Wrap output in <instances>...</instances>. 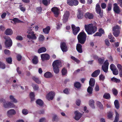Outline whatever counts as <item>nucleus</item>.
Here are the masks:
<instances>
[{
	"label": "nucleus",
	"mask_w": 122,
	"mask_h": 122,
	"mask_svg": "<svg viewBox=\"0 0 122 122\" xmlns=\"http://www.w3.org/2000/svg\"><path fill=\"white\" fill-rule=\"evenodd\" d=\"M74 86L77 88H79L81 87V84L79 82H77L74 84Z\"/></svg>",
	"instance_id": "58836bf2"
},
{
	"label": "nucleus",
	"mask_w": 122,
	"mask_h": 122,
	"mask_svg": "<svg viewBox=\"0 0 122 122\" xmlns=\"http://www.w3.org/2000/svg\"><path fill=\"white\" fill-rule=\"evenodd\" d=\"M32 86L34 90H38L39 88L38 86L36 85L33 84L32 85Z\"/></svg>",
	"instance_id": "6e6d98bb"
},
{
	"label": "nucleus",
	"mask_w": 122,
	"mask_h": 122,
	"mask_svg": "<svg viewBox=\"0 0 122 122\" xmlns=\"http://www.w3.org/2000/svg\"><path fill=\"white\" fill-rule=\"evenodd\" d=\"M117 66L119 71L122 70V67L121 65L119 64H118Z\"/></svg>",
	"instance_id": "e2e57ef3"
},
{
	"label": "nucleus",
	"mask_w": 122,
	"mask_h": 122,
	"mask_svg": "<svg viewBox=\"0 0 122 122\" xmlns=\"http://www.w3.org/2000/svg\"><path fill=\"white\" fill-rule=\"evenodd\" d=\"M109 64V63L108 61V60H107L104 62L103 65L102 66V69L105 72H107Z\"/></svg>",
	"instance_id": "6e6552de"
},
{
	"label": "nucleus",
	"mask_w": 122,
	"mask_h": 122,
	"mask_svg": "<svg viewBox=\"0 0 122 122\" xmlns=\"http://www.w3.org/2000/svg\"><path fill=\"white\" fill-rule=\"evenodd\" d=\"M96 10L97 13L102 16L103 15V11L101 10L99 5L97 4L96 5Z\"/></svg>",
	"instance_id": "9d476101"
},
{
	"label": "nucleus",
	"mask_w": 122,
	"mask_h": 122,
	"mask_svg": "<svg viewBox=\"0 0 122 122\" xmlns=\"http://www.w3.org/2000/svg\"><path fill=\"white\" fill-rule=\"evenodd\" d=\"M5 33L6 35H11L13 34V31L12 29H8L5 30Z\"/></svg>",
	"instance_id": "412c9836"
},
{
	"label": "nucleus",
	"mask_w": 122,
	"mask_h": 122,
	"mask_svg": "<svg viewBox=\"0 0 122 122\" xmlns=\"http://www.w3.org/2000/svg\"><path fill=\"white\" fill-rule=\"evenodd\" d=\"M56 25H57L56 28L58 29H60L62 25L58 21H57V22H56Z\"/></svg>",
	"instance_id": "a18cd8bd"
},
{
	"label": "nucleus",
	"mask_w": 122,
	"mask_h": 122,
	"mask_svg": "<svg viewBox=\"0 0 122 122\" xmlns=\"http://www.w3.org/2000/svg\"><path fill=\"white\" fill-rule=\"evenodd\" d=\"M41 57L42 60L43 61L45 60H48L50 58L49 55L47 54H41Z\"/></svg>",
	"instance_id": "a211bd4d"
},
{
	"label": "nucleus",
	"mask_w": 122,
	"mask_h": 122,
	"mask_svg": "<svg viewBox=\"0 0 122 122\" xmlns=\"http://www.w3.org/2000/svg\"><path fill=\"white\" fill-rule=\"evenodd\" d=\"M3 106L5 108H15L16 107L13 103L10 102H4Z\"/></svg>",
	"instance_id": "39448f33"
},
{
	"label": "nucleus",
	"mask_w": 122,
	"mask_h": 122,
	"mask_svg": "<svg viewBox=\"0 0 122 122\" xmlns=\"http://www.w3.org/2000/svg\"><path fill=\"white\" fill-rule=\"evenodd\" d=\"M39 39L40 41H43L44 39V36L42 35H41L39 36Z\"/></svg>",
	"instance_id": "13d9d810"
},
{
	"label": "nucleus",
	"mask_w": 122,
	"mask_h": 122,
	"mask_svg": "<svg viewBox=\"0 0 122 122\" xmlns=\"http://www.w3.org/2000/svg\"><path fill=\"white\" fill-rule=\"evenodd\" d=\"M33 79L37 83L40 84L41 83V81L39 79L36 77H33Z\"/></svg>",
	"instance_id": "4c0bfd02"
},
{
	"label": "nucleus",
	"mask_w": 122,
	"mask_h": 122,
	"mask_svg": "<svg viewBox=\"0 0 122 122\" xmlns=\"http://www.w3.org/2000/svg\"><path fill=\"white\" fill-rule=\"evenodd\" d=\"M29 111L27 109H24L22 110V113L24 115H26L28 113Z\"/></svg>",
	"instance_id": "e433bc0d"
},
{
	"label": "nucleus",
	"mask_w": 122,
	"mask_h": 122,
	"mask_svg": "<svg viewBox=\"0 0 122 122\" xmlns=\"http://www.w3.org/2000/svg\"><path fill=\"white\" fill-rule=\"evenodd\" d=\"M101 6L102 9H104L106 8V5L104 3H102L101 4Z\"/></svg>",
	"instance_id": "0e129e2a"
},
{
	"label": "nucleus",
	"mask_w": 122,
	"mask_h": 122,
	"mask_svg": "<svg viewBox=\"0 0 122 122\" xmlns=\"http://www.w3.org/2000/svg\"><path fill=\"white\" fill-rule=\"evenodd\" d=\"M76 49L77 51L80 53H81L82 52V46L80 44H77L76 46Z\"/></svg>",
	"instance_id": "4be33fe9"
},
{
	"label": "nucleus",
	"mask_w": 122,
	"mask_h": 122,
	"mask_svg": "<svg viewBox=\"0 0 122 122\" xmlns=\"http://www.w3.org/2000/svg\"><path fill=\"white\" fill-rule=\"evenodd\" d=\"M99 78L100 80L103 81L105 79V77L102 74H101L99 76Z\"/></svg>",
	"instance_id": "4d7b16f0"
},
{
	"label": "nucleus",
	"mask_w": 122,
	"mask_h": 122,
	"mask_svg": "<svg viewBox=\"0 0 122 122\" xmlns=\"http://www.w3.org/2000/svg\"><path fill=\"white\" fill-rule=\"evenodd\" d=\"M86 37V36L85 33L84 32H80L77 36V39L78 42L81 44H83L85 41Z\"/></svg>",
	"instance_id": "7ed1b4c3"
},
{
	"label": "nucleus",
	"mask_w": 122,
	"mask_h": 122,
	"mask_svg": "<svg viewBox=\"0 0 122 122\" xmlns=\"http://www.w3.org/2000/svg\"><path fill=\"white\" fill-rule=\"evenodd\" d=\"M61 73L62 75H66L67 73V70L65 68H63L61 71Z\"/></svg>",
	"instance_id": "37998d69"
},
{
	"label": "nucleus",
	"mask_w": 122,
	"mask_h": 122,
	"mask_svg": "<svg viewBox=\"0 0 122 122\" xmlns=\"http://www.w3.org/2000/svg\"><path fill=\"white\" fill-rule=\"evenodd\" d=\"M50 27L49 26H47L46 28L43 29V31L44 33L45 34H48L50 30Z\"/></svg>",
	"instance_id": "a878e982"
},
{
	"label": "nucleus",
	"mask_w": 122,
	"mask_h": 122,
	"mask_svg": "<svg viewBox=\"0 0 122 122\" xmlns=\"http://www.w3.org/2000/svg\"><path fill=\"white\" fill-rule=\"evenodd\" d=\"M85 30L88 35H92L97 30V28L92 24L85 25L84 26Z\"/></svg>",
	"instance_id": "f257e3e1"
},
{
	"label": "nucleus",
	"mask_w": 122,
	"mask_h": 122,
	"mask_svg": "<svg viewBox=\"0 0 122 122\" xmlns=\"http://www.w3.org/2000/svg\"><path fill=\"white\" fill-rule=\"evenodd\" d=\"M22 37L20 36H17L16 38V39L17 40H23Z\"/></svg>",
	"instance_id": "774afa93"
},
{
	"label": "nucleus",
	"mask_w": 122,
	"mask_h": 122,
	"mask_svg": "<svg viewBox=\"0 0 122 122\" xmlns=\"http://www.w3.org/2000/svg\"><path fill=\"white\" fill-rule=\"evenodd\" d=\"M78 3L79 2L77 0H67V4L70 6H76L78 4Z\"/></svg>",
	"instance_id": "0eeeda50"
},
{
	"label": "nucleus",
	"mask_w": 122,
	"mask_h": 122,
	"mask_svg": "<svg viewBox=\"0 0 122 122\" xmlns=\"http://www.w3.org/2000/svg\"><path fill=\"white\" fill-rule=\"evenodd\" d=\"M113 114L112 112H109L108 115V117L109 119L112 118V117Z\"/></svg>",
	"instance_id": "338daca9"
},
{
	"label": "nucleus",
	"mask_w": 122,
	"mask_h": 122,
	"mask_svg": "<svg viewBox=\"0 0 122 122\" xmlns=\"http://www.w3.org/2000/svg\"><path fill=\"white\" fill-rule=\"evenodd\" d=\"M104 59H102L101 58H99L98 59V62L99 64H102L103 62Z\"/></svg>",
	"instance_id": "69168bd1"
},
{
	"label": "nucleus",
	"mask_w": 122,
	"mask_h": 122,
	"mask_svg": "<svg viewBox=\"0 0 122 122\" xmlns=\"http://www.w3.org/2000/svg\"><path fill=\"white\" fill-rule=\"evenodd\" d=\"M16 113V111L14 109H11L7 111V115L8 117H10L12 115H15Z\"/></svg>",
	"instance_id": "ddd939ff"
},
{
	"label": "nucleus",
	"mask_w": 122,
	"mask_h": 122,
	"mask_svg": "<svg viewBox=\"0 0 122 122\" xmlns=\"http://www.w3.org/2000/svg\"><path fill=\"white\" fill-rule=\"evenodd\" d=\"M83 16V14L80 10H78L77 14V17L78 19L82 18Z\"/></svg>",
	"instance_id": "bb28decb"
},
{
	"label": "nucleus",
	"mask_w": 122,
	"mask_h": 122,
	"mask_svg": "<svg viewBox=\"0 0 122 122\" xmlns=\"http://www.w3.org/2000/svg\"><path fill=\"white\" fill-rule=\"evenodd\" d=\"M60 47L62 51L63 52H66L68 50V48L66 43L64 42L61 43Z\"/></svg>",
	"instance_id": "f3484780"
},
{
	"label": "nucleus",
	"mask_w": 122,
	"mask_h": 122,
	"mask_svg": "<svg viewBox=\"0 0 122 122\" xmlns=\"http://www.w3.org/2000/svg\"><path fill=\"white\" fill-rule=\"evenodd\" d=\"M71 58L77 63H78L80 62L79 60H78L77 59L73 56H71Z\"/></svg>",
	"instance_id": "09e8293b"
},
{
	"label": "nucleus",
	"mask_w": 122,
	"mask_h": 122,
	"mask_svg": "<svg viewBox=\"0 0 122 122\" xmlns=\"http://www.w3.org/2000/svg\"><path fill=\"white\" fill-rule=\"evenodd\" d=\"M114 104L115 107L117 109H118L119 108V104L118 101L116 100L114 102Z\"/></svg>",
	"instance_id": "7c9ffc66"
},
{
	"label": "nucleus",
	"mask_w": 122,
	"mask_h": 122,
	"mask_svg": "<svg viewBox=\"0 0 122 122\" xmlns=\"http://www.w3.org/2000/svg\"><path fill=\"white\" fill-rule=\"evenodd\" d=\"M113 10L116 13L119 14L120 12L119 7L117 6V4L115 3L114 4Z\"/></svg>",
	"instance_id": "6ab92c4d"
},
{
	"label": "nucleus",
	"mask_w": 122,
	"mask_h": 122,
	"mask_svg": "<svg viewBox=\"0 0 122 122\" xmlns=\"http://www.w3.org/2000/svg\"><path fill=\"white\" fill-rule=\"evenodd\" d=\"M6 61L8 63L11 64L12 62V59L11 58H8L6 59Z\"/></svg>",
	"instance_id": "052dcab7"
},
{
	"label": "nucleus",
	"mask_w": 122,
	"mask_h": 122,
	"mask_svg": "<svg viewBox=\"0 0 122 122\" xmlns=\"http://www.w3.org/2000/svg\"><path fill=\"white\" fill-rule=\"evenodd\" d=\"M111 80L112 81L116 83H119L120 82V80L114 77H113L111 79Z\"/></svg>",
	"instance_id": "f704fd0d"
},
{
	"label": "nucleus",
	"mask_w": 122,
	"mask_h": 122,
	"mask_svg": "<svg viewBox=\"0 0 122 122\" xmlns=\"http://www.w3.org/2000/svg\"><path fill=\"white\" fill-rule=\"evenodd\" d=\"M30 96L31 98V101H33L35 99V95L34 93L32 92H30Z\"/></svg>",
	"instance_id": "c9c22d12"
},
{
	"label": "nucleus",
	"mask_w": 122,
	"mask_h": 122,
	"mask_svg": "<svg viewBox=\"0 0 122 122\" xmlns=\"http://www.w3.org/2000/svg\"><path fill=\"white\" fill-rule=\"evenodd\" d=\"M55 95L54 92L51 91L49 93L46 95V98L49 100L53 99Z\"/></svg>",
	"instance_id": "9b49d317"
},
{
	"label": "nucleus",
	"mask_w": 122,
	"mask_h": 122,
	"mask_svg": "<svg viewBox=\"0 0 122 122\" xmlns=\"http://www.w3.org/2000/svg\"><path fill=\"white\" fill-rule=\"evenodd\" d=\"M44 76L46 78H49L52 77V75L51 72L48 71L44 74Z\"/></svg>",
	"instance_id": "393cba45"
},
{
	"label": "nucleus",
	"mask_w": 122,
	"mask_h": 122,
	"mask_svg": "<svg viewBox=\"0 0 122 122\" xmlns=\"http://www.w3.org/2000/svg\"><path fill=\"white\" fill-rule=\"evenodd\" d=\"M112 92L113 94L115 96L117 95L118 93V92L117 90L116 89L113 88L112 90Z\"/></svg>",
	"instance_id": "bf43d9fd"
},
{
	"label": "nucleus",
	"mask_w": 122,
	"mask_h": 122,
	"mask_svg": "<svg viewBox=\"0 0 122 122\" xmlns=\"http://www.w3.org/2000/svg\"><path fill=\"white\" fill-rule=\"evenodd\" d=\"M100 72V71L98 69L95 71L91 75V76L93 77H97L99 74Z\"/></svg>",
	"instance_id": "aec40b11"
},
{
	"label": "nucleus",
	"mask_w": 122,
	"mask_h": 122,
	"mask_svg": "<svg viewBox=\"0 0 122 122\" xmlns=\"http://www.w3.org/2000/svg\"><path fill=\"white\" fill-rule=\"evenodd\" d=\"M19 8L23 12H24L25 11V8L22 5H20Z\"/></svg>",
	"instance_id": "ea45409f"
},
{
	"label": "nucleus",
	"mask_w": 122,
	"mask_h": 122,
	"mask_svg": "<svg viewBox=\"0 0 122 122\" xmlns=\"http://www.w3.org/2000/svg\"><path fill=\"white\" fill-rule=\"evenodd\" d=\"M32 62L34 64H36L38 63V58L37 56H35L32 59Z\"/></svg>",
	"instance_id": "c756f323"
},
{
	"label": "nucleus",
	"mask_w": 122,
	"mask_h": 122,
	"mask_svg": "<svg viewBox=\"0 0 122 122\" xmlns=\"http://www.w3.org/2000/svg\"><path fill=\"white\" fill-rule=\"evenodd\" d=\"M112 71L113 75H116L118 74V71L117 69L113 70Z\"/></svg>",
	"instance_id": "5fc2aeb1"
},
{
	"label": "nucleus",
	"mask_w": 122,
	"mask_h": 122,
	"mask_svg": "<svg viewBox=\"0 0 122 122\" xmlns=\"http://www.w3.org/2000/svg\"><path fill=\"white\" fill-rule=\"evenodd\" d=\"M110 68L112 71L117 69L116 66L113 64H112L110 65Z\"/></svg>",
	"instance_id": "8fccbe9b"
},
{
	"label": "nucleus",
	"mask_w": 122,
	"mask_h": 122,
	"mask_svg": "<svg viewBox=\"0 0 122 122\" xmlns=\"http://www.w3.org/2000/svg\"><path fill=\"white\" fill-rule=\"evenodd\" d=\"M53 71L56 74L58 73L60 71L59 68L60 67H53Z\"/></svg>",
	"instance_id": "72a5a7b5"
},
{
	"label": "nucleus",
	"mask_w": 122,
	"mask_h": 122,
	"mask_svg": "<svg viewBox=\"0 0 122 122\" xmlns=\"http://www.w3.org/2000/svg\"><path fill=\"white\" fill-rule=\"evenodd\" d=\"M74 114L75 115V117L74 118L77 120H79L82 116L81 114L78 111H75Z\"/></svg>",
	"instance_id": "dca6fc26"
},
{
	"label": "nucleus",
	"mask_w": 122,
	"mask_h": 122,
	"mask_svg": "<svg viewBox=\"0 0 122 122\" xmlns=\"http://www.w3.org/2000/svg\"><path fill=\"white\" fill-rule=\"evenodd\" d=\"M71 28L73 33L75 35H76L80 30V28L79 27H76L74 25H71Z\"/></svg>",
	"instance_id": "1a4fd4ad"
},
{
	"label": "nucleus",
	"mask_w": 122,
	"mask_h": 122,
	"mask_svg": "<svg viewBox=\"0 0 122 122\" xmlns=\"http://www.w3.org/2000/svg\"><path fill=\"white\" fill-rule=\"evenodd\" d=\"M53 13L55 16L57 17L59 15L60 11L57 7H53L51 9Z\"/></svg>",
	"instance_id": "2eb2a0df"
},
{
	"label": "nucleus",
	"mask_w": 122,
	"mask_h": 122,
	"mask_svg": "<svg viewBox=\"0 0 122 122\" xmlns=\"http://www.w3.org/2000/svg\"><path fill=\"white\" fill-rule=\"evenodd\" d=\"M116 116L114 122H117L118 120L119 115L118 113L116 111Z\"/></svg>",
	"instance_id": "a19ab883"
},
{
	"label": "nucleus",
	"mask_w": 122,
	"mask_h": 122,
	"mask_svg": "<svg viewBox=\"0 0 122 122\" xmlns=\"http://www.w3.org/2000/svg\"><path fill=\"white\" fill-rule=\"evenodd\" d=\"M53 67H62L61 63L60 61H55L52 64Z\"/></svg>",
	"instance_id": "f8f14e48"
},
{
	"label": "nucleus",
	"mask_w": 122,
	"mask_h": 122,
	"mask_svg": "<svg viewBox=\"0 0 122 122\" xmlns=\"http://www.w3.org/2000/svg\"><path fill=\"white\" fill-rule=\"evenodd\" d=\"M93 90V89L92 87L89 86L87 89V92L89 94H91L92 93Z\"/></svg>",
	"instance_id": "c03bdc74"
},
{
	"label": "nucleus",
	"mask_w": 122,
	"mask_h": 122,
	"mask_svg": "<svg viewBox=\"0 0 122 122\" xmlns=\"http://www.w3.org/2000/svg\"><path fill=\"white\" fill-rule=\"evenodd\" d=\"M97 106L100 108L102 109L103 108V105L99 101L97 102Z\"/></svg>",
	"instance_id": "864d4df0"
},
{
	"label": "nucleus",
	"mask_w": 122,
	"mask_h": 122,
	"mask_svg": "<svg viewBox=\"0 0 122 122\" xmlns=\"http://www.w3.org/2000/svg\"><path fill=\"white\" fill-rule=\"evenodd\" d=\"M5 64L3 62L0 61V68L4 69L5 68Z\"/></svg>",
	"instance_id": "49530a36"
},
{
	"label": "nucleus",
	"mask_w": 122,
	"mask_h": 122,
	"mask_svg": "<svg viewBox=\"0 0 122 122\" xmlns=\"http://www.w3.org/2000/svg\"><path fill=\"white\" fill-rule=\"evenodd\" d=\"M103 97L105 99H108L110 97V95L108 93H105L103 96Z\"/></svg>",
	"instance_id": "de8ad7c7"
},
{
	"label": "nucleus",
	"mask_w": 122,
	"mask_h": 122,
	"mask_svg": "<svg viewBox=\"0 0 122 122\" xmlns=\"http://www.w3.org/2000/svg\"><path fill=\"white\" fill-rule=\"evenodd\" d=\"M95 80L94 78H91L89 81V85L92 86H94L95 83Z\"/></svg>",
	"instance_id": "5701e85b"
},
{
	"label": "nucleus",
	"mask_w": 122,
	"mask_h": 122,
	"mask_svg": "<svg viewBox=\"0 0 122 122\" xmlns=\"http://www.w3.org/2000/svg\"><path fill=\"white\" fill-rule=\"evenodd\" d=\"M12 20L15 23H20L22 22L21 21L19 20L18 18H15Z\"/></svg>",
	"instance_id": "79ce46f5"
},
{
	"label": "nucleus",
	"mask_w": 122,
	"mask_h": 122,
	"mask_svg": "<svg viewBox=\"0 0 122 122\" xmlns=\"http://www.w3.org/2000/svg\"><path fill=\"white\" fill-rule=\"evenodd\" d=\"M69 12L68 11H66L64 13L63 16V21L64 23H65L68 20L69 17Z\"/></svg>",
	"instance_id": "4468645a"
},
{
	"label": "nucleus",
	"mask_w": 122,
	"mask_h": 122,
	"mask_svg": "<svg viewBox=\"0 0 122 122\" xmlns=\"http://www.w3.org/2000/svg\"><path fill=\"white\" fill-rule=\"evenodd\" d=\"M94 101L93 100H91L89 101V105L92 107V108H95L94 106Z\"/></svg>",
	"instance_id": "473e14b6"
},
{
	"label": "nucleus",
	"mask_w": 122,
	"mask_h": 122,
	"mask_svg": "<svg viewBox=\"0 0 122 122\" xmlns=\"http://www.w3.org/2000/svg\"><path fill=\"white\" fill-rule=\"evenodd\" d=\"M46 51V48L44 47L40 48L38 51V53H40L45 52Z\"/></svg>",
	"instance_id": "cd10ccee"
},
{
	"label": "nucleus",
	"mask_w": 122,
	"mask_h": 122,
	"mask_svg": "<svg viewBox=\"0 0 122 122\" xmlns=\"http://www.w3.org/2000/svg\"><path fill=\"white\" fill-rule=\"evenodd\" d=\"M50 1L49 0L48 1H47V0H43L42 3L44 5H46L49 4Z\"/></svg>",
	"instance_id": "603ef678"
},
{
	"label": "nucleus",
	"mask_w": 122,
	"mask_h": 122,
	"mask_svg": "<svg viewBox=\"0 0 122 122\" xmlns=\"http://www.w3.org/2000/svg\"><path fill=\"white\" fill-rule=\"evenodd\" d=\"M4 53L6 55H9L10 54V51L7 49H5L4 51Z\"/></svg>",
	"instance_id": "680f3d73"
},
{
	"label": "nucleus",
	"mask_w": 122,
	"mask_h": 122,
	"mask_svg": "<svg viewBox=\"0 0 122 122\" xmlns=\"http://www.w3.org/2000/svg\"><path fill=\"white\" fill-rule=\"evenodd\" d=\"M36 104L40 106H42L43 104V101L40 99H38L36 101Z\"/></svg>",
	"instance_id": "2f4dec72"
},
{
	"label": "nucleus",
	"mask_w": 122,
	"mask_h": 122,
	"mask_svg": "<svg viewBox=\"0 0 122 122\" xmlns=\"http://www.w3.org/2000/svg\"><path fill=\"white\" fill-rule=\"evenodd\" d=\"M42 8L41 7H38L36 9V11L37 13L40 14L41 13L42 11Z\"/></svg>",
	"instance_id": "3c124183"
},
{
	"label": "nucleus",
	"mask_w": 122,
	"mask_h": 122,
	"mask_svg": "<svg viewBox=\"0 0 122 122\" xmlns=\"http://www.w3.org/2000/svg\"><path fill=\"white\" fill-rule=\"evenodd\" d=\"M120 27L117 25L114 26L113 29V34L115 37L118 36L120 33Z\"/></svg>",
	"instance_id": "423d86ee"
},
{
	"label": "nucleus",
	"mask_w": 122,
	"mask_h": 122,
	"mask_svg": "<svg viewBox=\"0 0 122 122\" xmlns=\"http://www.w3.org/2000/svg\"><path fill=\"white\" fill-rule=\"evenodd\" d=\"M4 38L5 39V46L6 48L10 47L12 45V42L9 37L7 36H4Z\"/></svg>",
	"instance_id": "20e7f679"
},
{
	"label": "nucleus",
	"mask_w": 122,
	"mask_h": 122,
	"mask_svg": "<svg viewBox=\"0 0 122 122\" xmlns=\"http://www.w3.org/2000/svg\"><path fill=\"white\" fill-rule=\"evenodd\" d=\"M85 16L86 18H88L89 19H92L93 17V15L92 14L88 12H87L85 14Z\"/></svg>",
	"instance_id": "b1692460"
},
{
	"label": "nucleus",
	"mask_w": 122,
	"mask_h": 122,
	"mask_svg": "<svg viewBox=\"0 0 122 122\" xmlns=\"http://www.w3.org/2000/svg\"><path fill=\"white\" fill-rule=\"evenodd\" d=\"M9 98L10 100L14 103H16L17 102V100L12 95H10L9 96Z\"/></svg>",
	"instance_id": "c85d7f7f"
},
{
	"label": "nucleus",
	"mask_w": 122,
	"mask_h": 122,
	"mask_svg": "<svg viewBox=\"0 0 122 122\" xmlns=\"http://www.w3.org/2000/svg\"><path fill=\"white\" fill-rule=\"evenodd\" d=\"M34 25L33 24L30 25L31 26L29 27L30 29H28L27 31L28 34L27 35V37L30 39L36 40L37 38L35 34H34V32L32 31V30L34 28V27L33 26Z\"/></svg>",
	"instance_id": "f03ea898"
}]
</instances>
